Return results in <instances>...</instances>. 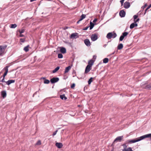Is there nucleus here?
<instances>
[{"label": "nucleus", "mask_w": 151, "mask_h": 151, "mask_svg": "<svg viewBox=\"0 0 151 151\" xmlns=\"http://www.w3.org/2000/svg\"><path fill=\"white\" fill-rule=\"evenodd\" d=\"M147 137H150V139H151V134H146L144 135H143L142 136L140 137V139H134L132 140H127L126 143L124 144L122 146L124 147V148H125L127 147V146L126 145L127 144H132L133 143H134L136 142L139 141L142 139H143L146 138Z\"/></svg>", "instance_id": "f257e3e1"}, {"label": "nucleus", "mask_w": 151, "mask_h": 151, "mask_svg": "<svg viewBox=\"0 0 151 151\" xmlns=\"http://www.w3.org/2000/svg\"><path fill=\"white\" fill-rule=\"evenodd\" d=\"M116 36V34L115 32H109L107 34L106 37L108 39H110L111 38H114Z\"/></svg>", "instance_id": "f03ea898"}, {"label": "nucleus", "mask_w": 151, "mask_h": 151, "mask_svg": "<svg viewBox=\"0 0 151 151\" xmlns=\"http://www.w3.org/2000/svg\"><path fill=\"white\" fill-rule=\"evenodd\" d=\"M7 47L6 45L0 46V55H2L4 53L5 50Z\"/></svg>", "instance_id": "7ed1b4c3"}, {"label": "nucleus", "mask_w": 151, "mask_h": 151, "mask_svg": "<svg viewBox=\"0 0 151 151\" xmlns=\"http://www.w3.org/2000/svg\"><path fill=\"white\" fill-rule=\"evenodd\" d=\"M91 38L92 41H95L98 39V35L96 34H93L91 36Z\"/></svg>", "instance_id": "20e7f679"}, {"label": "nucleus", "mask_w": 151, "mask_h": 151, "mask_svg": "<svg viewBox=\"0 0 151 151\" xmlns=\"http://www.w3.org/2000/svg\"><path fill=\"white\" fill-rule=\"evenodd\" d=\"M9 67V66H6V67H5L3 69V70H4L5 71V73L3 75V77H4V78H5V76L7 74V73L8 72V68Z\"/></svg>", "instance_id": "39448f33"}, {"label": "nucleus", "mask_w": 151, "mask_h": 151, "mask_svg": "<svg viewBox=\"0 0 151 151\" xmlns=\"http://www.w3.org/2000/svg\"><path fill=\"white\" fill-rule=\"evenodd\" d=\"M123 138V136H119L117 137L114 140V142H120L122 140Z\"/></svg>", "instance_id": "423d86ee"}, {"label": "nucleus", "mask_w": 151, "mask_h": 151, "mask_svg": "<svg viewBox=\"0 0 151 151\" xmlns=\"http://www.w3.org/2000/svg\"><path fill=\"white\" fill-rule=\"evenodd\" d=\"M59 80L58 78H53L51 79L50 82L52 83H53L57 82Z\"/></svg>", "instance_id": "0eeeda50"}, {"label": "nucleus", "mask_w": 151, "mask_h": 151, "mask_svg": "<svg viewBox=\"0 0 151 151\" xmlns=\"http://www.w3.org/2000/svg\"><path fill=\"white\" fill-rule=\"evenodd\" d=\"M85 44L87 46H89L91 45V43L89 39H85L84 41Z\"/></svg>", "instance_id": "6e6552de"}, {"label": "nucleus", "mask_w": 151, "mask_h": 151, "mask_svg": "<svg viewBox=\"0 0 151 151\" xmlns=\"http://www.w3.org/2000/svg\"><path fill=\"white\" fill-rule=\"evenodd\" d=\"M91 66L88 65L86 67L85 73H88L91 70Z\"/></svg>", "instance_id": "1a4fd4ad"}, {"label": "nucleus", "mask_w": 151, "mask_h": 151, "mask_svg": "<svg viewBox=\"0 0 151 151\" xmlns=\"http://www.w3.org/2000/svg\"><path fill=\"white\" fill-rule=\"evenodd\" d=\"M78 34L77 33H73L70 35V37L71 38H76L77 37Z\"/></svg>", "instance_id": "9d476101"}, {"label": "nucleus", "mask_w": 151, "mask_h": 151, "mask_svg": "<svg viewBox=\"0 0 151 151\" xmlns=\"http://www.w3.org/2000/svg\"><path fill=\"white\" fill-rule=\"evenodd\" d=\"M55 145L58 148H61L63 146V145L61 143L56 142L55 143Z\"/></svg>", "instance_id": "9b49d317"}, {"label": "nucleus", "mask_w": 151, "mask_h": 151, "mask_svg": "<svg viewBox=\"0 0 151 151\" xmlns=\"http://www.w3.org/2000/svg\"><path fill=\"white\" fill-rule=\"evenodd\" d=\"M130 3L129 2H126L124 3V6L125 8L127 9L129 8L130 7Z\"/></svg>", "instance_id": "f8f14e48"}, {"label": "nucleus", "mask_w": 151, "mask_h": 151, "mask_svg": "<svg viewBox=\"0 0 151 151\" xmlns=\"http://www.w3.org/2000/svg\"><path fill=\"white\" fill-rule=\"evenodd\" d=\"M125 15V13L124 10H122L120 11L119 12V15L121 17H124Z\"/></svg>", "instance_id": "ddd939ff"}, {"label": "nucleus", "mask_w": 151, "mask_h": 151, "mask_svg": "<svg viewBox=\"0 0 151 151\" xmlns=\"http://www.w3.org/2000/svg\"><path fill=\"white\" fill-rule=\"evenodd\" d=\"M71 66L70 65L69 66H68L66 67L65 69L64 73H66L68 72L69 70L71 69Z\"/></svg>", "instance_id": "4468645a"}, {"label": "nucleus", "mask_w": 151, "mask_h": 151, "mask_svg": "<svg viewBox=\"0 0 151 151\" xmlns=\"http://www.w3.org/2000/svg\"><path fill=\"white\" fill-rule=\"evenodd\" d=\"M1 96L3 98H5L6 96V93L5 91H2L1 92Z\"/></svg>", "instance_id": "2eb2a0df"}, {"label": "nucleus", "mask_w": 151, "mask_h": 151, "mask_svg": "<svg viewBox=\"0 0 151 151\" xmlns=\"http://www.w3.org/2000/svg\"><path fill=\"white\" fill-rule=\"evenodd\" d=\"M60 51L62 53L64 54L66 52V49L64 47H61L60 49Z\"/></svg>", "instance_id": "dca6fc26"}, {"label": "nucleus", "mask_w": 151, "mask_h": 151, "mask_svg": "<svg viewBox=\"0 0 151 151\" xmlns=\"http://www.w3.org/2000/svg\"><path fill=\"white\" fill-rule=\"evenodd\" d=\"M15 82V80H9L7 81L6 82V84L8 85H10L12 83H14Z\"/></svg>", "instance_id": "f3484780"}, {"label": "nucleus", "mask_w": 151, "mask_h": 151, "mask_svg": "<svg viewBox=\"0 0 151 151\" xmlns=\"http://www.w3.org/2000/svg\"><path fill=\"white\" fill-rule=\"evenodd\" d=\"M94 62V60H91L88 61V65H89L91 67L93 64Z\"/></svg>", "instance_id": "a211bd4d"}, {"label": "nucleus", "mask_w": 151, "mask_h": 151, "mask_svg": "<svg viewBox=\"0 0 151 151\" xmlns=\"http://www.w3.org/2000/svg\"><path fill=\"white\" fill-rule=\"evenodd\" d=\"M60 69V67H57L55 69L52 70V73H55L57 72Z\"/></svg>", "instance_id": "6ab92c4d"}, {"label": "nucleus", "mask_w": 151, "mask_h": 151, "mask_svg": "<svg viewBox=\"0 0 151 151\" xmlns=\"http://www.w3.org/2000/svg\"><path fill=\"white\" fill-rule=\"evenodd\" d=\"M123 47V45L122 44H120L118 45L117 47V49L119 50L122 49Z\"/></svg>", "instance_id": "aec40b11"}, {"label": "nucleus", "mask_w": 151, "mask_h": 151, "mask_svg": "<svg viewBox=\"0 0 151 151\" xmlns=\"http://www.w3.org/2000/svg\"><path fill=\"white\" fill-rule=\"evenodd\" d=\"M17 27V25L16 24H11L10 27L11 28H15Z\"/></svg>", "instance_id": "412c9836"}, {"label": "nucleus", "mask_w": 151, "mask_h": 151, "mask_svg": "<svg viewBox=\"0 0 151 151\" xmlns=\"http://www.w3.org/2000/svg\"><path fill=\"white\" fill-rule=\"evenodd\" d=\"M29 45H28L27 46L25 47L24 48V50L26 52H28L29 51Z\"/></svg>", "instance_id": "4be33fe9"}, {"label": "nucleus", "mask_w": 151, "mask_h": 151, "mask_svg": "<svg viewBox=\"0 0 151 151\" xmlns=\"http://www.w3.org/2000/svg\"><path fill=\"white\" fill-rule=\"evenodd\" d=\"M60 98L62 99H63L64 98L65 100L67 99V98L65 96L64 94L60 95Z\"/></svg>", "instance_id": "5701e85b"}, {"label": "nucleus", "mask_w": 151, "mask_h": 151, "mask_svg": "<svg viewBox=\"0 0 151 151\" xmlns=\"http://www.w3.org/2000/svg\"><path fill=\"white\" fill-rule=\"evenodd\" d=\"M43 79H44V83L45 84H48L50 83V81L47 79H45V78H43Z\"/></svg>", "instance_id": "b1692460"}, {"label": "nucleus", "mask_w": 151, "mask_h": 151, "mask_svg": "<svg viewBox=\"0 0 151 151\" xmlns=\"http://www.w3.org/2000/svg\"><path fill=\"white\" fill-rule=\"evenodd\" d=\"M109 59L108 58H105L103 60V63H107L108 62Z\"/></svg>", "instance_id": "393cba45"}, {"label": "nucleus", "mask_w": 151, "mask_h": 151, "mask_svg": "<svg viewBox=\"0 0 151 151\" xmlns=\"http://www.w3.org/2000/svg\"><path fill=\"white\" fill-rule=\"evenodd\" d=\"M90 29H92L94 27V24L93 23H92L91 22H90Z\"/></svg>", "instance_id": "a878e982"}, {"label": "nucleus", "mask_w": 151, "mask_h": 151, "mask_svg": "<svg viewBox=\"0 0 151 151\" xmlns=\"http://www.w3.org/2000/svg\"><path fill=\"white\" fill-rule=\"evenodd\" d=\"M86 15L85 14H83L81 17V18L80 19V20H82L83 19H84L86 17Z\"/></svg>", "instance_id": "bb28decb"}, {"label": "nucleus", "mask_w": 151, "mask_h": 151, "mask_svg": "<svg viewBox=\"0 0 151 151\" xmlns=\"http://www.w3.org/2000/svg\"><path fill=\"white\" fill-rule=\"evenodd\" d=\"M93 78H91L89 80L88 83V84H90L92 82L93 80Z\"/></svg>", "instance_id": "cd10ccee"}, {"label": "nucleus", "mask_w": 151, "mask_h": 151, "mask_svg": "<svg viewBox=\"0 0 151 151\" xmlns=\"http://www.w3.org/2000/svg\"><path fill=\"white\" fill-rule=\"evenodd\" d=\"M128 34V33L127 32H123L122 34L123 35L124 37L127 35Z\"/></svg>", "instance_id": "c85d7f7f"}, {"label": "nucleus", "mask_w": 151, "mask_h": 151, "mask_svg": "<svg viewBox=\"0 0 151 151\" xmlns=\"http://www.w3.org/2000/svg\"><path fill=\"white\" fill-rule=\"evenodd\" d=\"M134 23H133L131 24L130 26V28L131 29L134 28Z\"/></svg>", "instance_id": "c756f323"}, {"label": "nucleus", "mask_w": 151, "mask_h": 151, "mask_svg": "<svg viewBox=\"0 0 151 151\" xmlns=\"http://www.w3.org/2000/svg\"><path fill=\"white\" fill-rule=\"evenodd\" d=\"M58 57L59 58H63V55L61 53L58 54Z\"/></svg>", "instance_id": "7c9ffc66"}, {"label": "nucleus", "mask_w": 151, "mask_h": 151, "mask_svg": "<svg viewBox=\"0 0 151 151\" xmlns=\"http://www.w3.org/2000/svg\"><path fill=\"white\" fill-rule=\"evenodd\" d=\"M25 40H26V39L25 38H21L20 39V41L21 42L23 43L25 41Z\"/></svg>", "instance_id": "2f4dec72"}, {"label": "nucleus", "mask_w": 151, "mask_h": 151, "mask_svg": "<svg viewBox=\"0 0 151 151\" xmlns=\"http://www.w3.org/2000/svg\"><path fill=\"white\" fill-rule=\"evenodd\" d=\"M24 29H22L21 30H19V32L20 34H22L24 32Z\"/></svg>", "instance_id": "473e14b6"}, {"label": "nucleus", "mask_w": 151, "mask_h": 151, "mask_svg": "<svg viewBox=\"0 0 151 151\" xmlns=\"http://www.w3.org/2000/svg\"><path fill=\"white\" fill-rule=\"evenodd\" d=\"M146 88H148L149 89H151V84L147 85L146 86Z\"/></svg>", "instance_id": "72a5a7b5"}, {"label": "nucleus", "mask_w": 151, "mask_h": 151, "mask_svg": "<svg viewBox=\"0 0 151 151\" xmlns=\"http://www.w3.org/2000/svg\"><path fill=\"white\" fill-rule=\"evenodd\" d=\"M41 142L40 140H38L36 143V145H41Z\"/></svg>", "instance_id": "f704fd0d"}, {"label": "nucleus", "mask_w": 151, "mask_h": 151, "mask_svg": "<svg viewBox=\"0 0 151 151\" xmlns=\"http://www.w3.org/2000/svg\"><path fill=\"white\" fill-rule=\"evenodd\" d=\"M124 38V37L123 35H121L119 38V40L120 41H122L123 40V39Z\"/></svg>", "instance_id": "c9c22d12"}, {"label": "nucleus", "mask_w": 151, "mask_h": 151, "mask_svg": "<svg viewBox=\"0 0 151 151\" xmlns=\"http://www.w3.org/2000/svg\"><path fill=\"white\" fill-rule=\"evenodd\" d=\"M96 56L95 55H94L93 56V58L92 60H94V62L96 59Z\"/></svg>", "instance_id": "e433bc0d"}, {"label": "nucleus", "mask_w": 151, "mask_h": 151, "mask_svg": "<svg viewBox=\"0 0 151 151\" xmlns=\"http://www.w3.org/2000/svg\"><path fill=\"white\" fill-rule=\"evenodd\" d=\"M122 151H129V149H128V148H124L123 150Z\"/></svg>", "instance_id": "4c0bfd02"}, {"label": "nucleus", "mask_w": 151, "mask_h": 151, "mask_svg": "<svg viewBox=\"0 0 151 151\" xmlns=\"http://www.w3.org/2000/svg\"><path fill=\"white\" fill-rule=\"evenodd\" d=\"M75 86V84L74 83H73L72 84L71 86V88H73Z\"/></svg>", "instance_id": "58836bf2"}, {"label": "nucleus", "mask_w": 151, "mask_h": 151, "mask_svg": "<svg viewBox=\"0 0 151 151\" xmlns=\"http://www.w3.org/2000/svg\"><path fill=\"white\" fill-rule=\"evenodd\" d=\"M133 17H134V21H135V20H136V19H137V18L138 16L136 15H134V16Z\"/></svg>", "instance_id": "ea45409f"}, {"label": "nucleus", "mask_w": 151, "mask_h": 151, "mask_svg": "<svg viewBox=\"0 0 151 151\" xmlns=\"http://www.w3.org/2000/svg\"><path fill=\"white\" fill-rule=\"evenodd\" d=\"M57 132H58V130H56L55 132H54L52 134L53 136H54V135H56Z\"/></svg>", "instance_id": "a19ab883"}, {"label": "nucleus", "mask_w": 151, "mask_h": 151, "mask_svg": "<svg viewBox=\"0 0 151 151\" xmlns=\"http://www.w3.org/2000/svg\"><path fill=\"white\" fill-rule=\"evenodd\" d=\"M150 8L148 6L147 8L145 9V13H144V14H145L146 13V11H147V10H148Z\"/></svg>", "instance_id": "79ce46f5"}, {"label": "nucleus", "mask_w": 151, "mask_h": 151, "mask_svg": "<svg viewBox=\"0 0 151 151\" xmlns=\"http://www.w3.org/2000/svg\"><path fill=\"white\" fill-rule=\"evenodd\" d=\"M139 18H138V19H137L136 20H135V21H134V22L136 23L137 22H138L139 21Z\"/></svg>", "instance_id": "37998d69"}, {"label": "nucleus", "mask_w": 151, "mask_h": 151, "mask_svg": "<svg viewBox=\"0 0 151 151\" xmlns=\"http://www.w3.org/2000/svg\"><path fill=\"white\" fill-rule=\"evenodd\" d=\"M4 78H3V79L1 80V81L2 82H5L6 83V82L4 81Z\"/></svg>", "instance_id": "c03bdc74"}, {"label": "nucleus", "mask_w": 151, "mask_h": 151, "mask_svg": "<svg viewBox=\"0 0 151 151\" xmlns=\"http://www.w3.org/2000/svg\"><path fill=\"white\" fill-rule=\"evenodd\" d=\"M97 19H95L93 20V22H95L97 21Z\"/></svg>", "instance_id": "a18cd8bd"}, {"label": "nucleus", "mask_w": 151, "mask_h": 151, "mask_svg": "<svg viewBox=\"0 0 151 151\" xmlns=\"http://www.w3.org/2000/svg\"><path fill=\"white\" fill-rule=\"evenodd\" d=\"M20 37H24V35L22 34H20V35H19Z\"/></svg>", "instance_id": "49530a36"}, {"label": "nucleus", "mask_w": 151, "mask_h": 151, "mask_svg": "<svg viewBox=\"0 0 151 151\" xmlns=\"http://www.w3.org/2000/svg\"><path fill=\"white\" fill-rule=\"evenodd\" d=\"M128 149H129V151H133L131 147H128Z\"/></svg>", "instance_id": "de8ad7c7"}, {"label": "nucleus", "mask_w": 151, "mask_h": 151, "mask_svg": "<svg viewBox=\"0 0 151 151\" xmlns=\"http://www.w3.org/2000/svg\"><path fill=\"white\" fill-rule=\"evenodd\" d=\"M124 0H122L120 1V2L122 4L123 3Z\"/></svg>", "instance_id": "09e8293b"}, {"label": "nucleus", "mask_w": 151, "mask_h": 151, "mask_svg": "<svg viewBox=\"0 0 151 151\" xmlns=\"http://www.w3.org/2000/svg\"><path fill=\"white\" fill-rule=\"evenodd\" d=\"M88 27H86L85 28H84V29H83V30H86L87 29H88Z\"/></svg>", "instance_id": "8fccbe9b"}, {"label": "nucleus", "mask_w": 151, "mask_h": 151, "mask_svg": "<svg viewBox=\"0 0 151 151\" xmlns=\"http://www.w3.org/2000/svg\"><path fill=\"white\" fill-rule=\"evenodd\" d=\"M81 21V20H80V19H79L78 21L77 22V24H79V23H80V22Z\"/></svg>", "instance_id": "3c124183"}, {"label": "nucleus", "mask_w": 151, "mask_h": 151, "mask_svg": "<svg viewBox=\"0 0 151 151\" xmlns=\"http://www.w3.org/2000/svg\"><path fill=\"white\" fill-rule=\"evenodd\" d=\"M134 27H137V24L136 23H134Z\"/></svg>", "instance_id": "603ef678"}, {"label": "nucleus", "mask_w": 151, "mask_h": 151, "mask_svg": "<svg viewBox=\"0 0 151 151\" xmlns=\"http://www.w3.org/2000/svg\"><path fill=\"white\" fill-rule=\"evenodd\" d=\"M68 28V27H65V28L64 29H67Z\"/></svg>", "instance_id": "864d4df0"}, {"label": "nucleus", "mask_w": 151, "mask_h": 151, "mask_svg": "<svg viewBox=\"0 0 151 151\" xmlns=\"http://www.w3.org/2000/svg\"><path fill=\"white\" fill-rule=\"evenodd\" d=\"M146 5H145L144 7H142L143 9L146 7Z\"/></svg>", "instance_id": "5fc2aeb1"}, {"label": "nucleus", "mask_w": 151, "mask_h": 151, "mask_svg": "<svg viewBox=\"0 0 151 151\" xmlns=\"http://www.w3.org/2000/svg\"><path fill=\"white\" fill-rule=\"evenodd\" d=\"M148 6L150 8L151 7V4Z\"/></svg>", "instance_id": "6e6d98bb"}, {"label": "nucleus", "mask_w": 151, "mask_h": 151, "mask_svg": "<svg viewBox=\"0 0 151 151\" xmlns=\"http://www.w3.org/2000/svg\"><path fill=\"white\" fill-rule=\"evenodd\" d=\"M0 84L2 86H3V84L2 83H0Z\"/></svg>", "instance_id": "4d7b16f0"}]
</instances>
